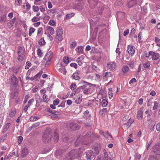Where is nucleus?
Returning <instances> with one entry per match:
<instances>
[{
  "label": "nucleus",
  "mask_w": 160,
  "mask_h": 160,
  "mask_svg": "<svg viewBox=\"0 0 160 160\" xmlns=\"http://www.w3.org/2000/svg\"><path fill=\"white\" fill-rule=\"evenodd\" d=\"M83 148L82 147L79 148L78 150L73 149L72 150L68 155V157L67 160H72L75 158L78 159L80 158L81 153L82 152Z\"/></svg>",
  "instance_id": "nucleus-1"
},
{
  "label": "nucleus",
  "mask_w": 160,
  "mask_h": 160,
  "mask_svg": "<svg viewBox=\"0 0 160 160\" xmlns=\"http://www.w3.org/2000/svg\"><path fill=\"white\" fill-rule=\"evenodd\" d=\"M53 53L52 51H49L48 52L43 58L42 62L45 63V66L48 67L50 64L51 60L52 59Z\"/></svg>",
  "instance_id": "nucleus-2"
},
{
  "label": "nucleus",
  "mask_w": 160,
  "mask_h": 160,
  "mask_svg": "<svg viewBox=\"0 0 160 160\" xmlns=\"http://www.w3.org/2000/svg\"><path fill=\"white\" fill-rule=\"evenodd\" d=\"M52 133L48 130H46L42 136V140L45 142H48L51 139Z\"/></svg>",
  "instance_id": "nucleus-3"
},
{
  "label": "nucleus",
  "mask_w": 160,
  "mask_h": 160,
  "mask_svg": "<svg viewBox=\"0 0 160 160\" xmlns=\"http://www.w3.org/2000/svg\"><path fill=\"white\" fill-rule=\"evenodd\" d=\"M57 36L58 39L59 41H61L62 40V35L63 34L62 28V27H59L56 31Z\"/></svg>",
  "instance_id": "nucleus-4"
},
{
  "label": "nucleus",
  "mask_w": 160,
  "mask_h": 160,
  "mask_svg": "<svg viewBox=\"0 0 160 160\" xmlns=\"http://www.w3.org/2000/svg\"><path fill=\"white\" fill-rule=\"evenodd\" d=\"M152 151L157 155H160V142L157 143L153 147Z\"/></svg>",
  "instance_id": "nucleus-5"
},
{
  "label": "nucleus",
  "mask_w": 160,
  "mask_h": 160,
  "mask_svg": "<svg viewBox=\"0 0 160 160\" xmlns=\"http://www.w3.org/2000/svg\"><path fill=\"white\" fill-rule=\"evenodd\" d=\"M86 158L87 159L91 160L94 158L96 156L94 153L93 151L91 150H88L86 152Z\"/></svg>",
  "instance_id": "nucleus-6"
},
{
  "label": "nucleus",
  "mask_w": 160,
  "mask_h": 160,
  "mask_svg": "<svg viewBox=\"0 0 160 160\" xmlns=\"http://www.w3.org/2000/svg\"><path fill=\"white\" fill-rule=\"evenodd\" d=\"M80 83V84L83 85L82 86L80 87V88L82 89L87 88L86 87L88 85H90V86H93L94 87L96 86L95 85L89 82H86L83 80H81Z\"/></svg>",
  "instance_id": "nucleus-7"
},
{
  "label": "nucleus",
  "mask_w": 160,
  "mask_h": 160,
  "mask_svg": "<svg viewBox=\"0 0 160 160\" xmlns=\"http://www.w3.org/2000/svg\"><path fill=\"white\" fill-rule=\"evenodd\" d=\"M150 54H151V57H150L149 59H152V60H157L159 59V56L158 53L150 51Z\"/></svg>",
  "instance_id": "nucleus-8"
},
{
  "label": "nucleus",
  "mask_w": 160,
  "mask_h": 160,
  "mask_svg": "<svg viewBox=\"0 0 160 160\" xmlns=\"http://www.w3.org/2000/svg\"><path fill=\"white\" fill-rule=\"evenodd\" d=\"M75 5L76 8L80 10L82 8L83 5V2L81 0H78L75 2Z\"/></svg>",
  "instance_id": "nucleus-9"
},
{
  "label": "nucleus",
  "mask_w": 160,
  "mask_h": 160,
  "mask_svg": "<svg viewBox=\"0 0 160 160\" xmlns=\"http://www.w3.org/2000/svg\"><path fill=\"white\" fill-rule=\"evenodd\" d=\"M127 50L128 53L131 55H133L135 53V49L134 46L129 45L127 47Z\"/></svg>",
  "instance_id": "nucleus-10"
},
{
  "label": "nucleus",
  "mask_w": 160,
  "mask_h": 160,
  "mask_svg": "<svg viewBox=\"0 0 160 160\" xmlns=\"http://www.w3.org/2000/svg\"><path fill=\"white\" fill-rule=\"evenodd\" d=\"M69 126L72 130H76L79 128L78 125L72 122L70 123Z\"/></svg>",
  "instance_id": "nucleus-11"
},
{
  "label": "nucleus",
  "mask_w": 160,
  "mask_h": 160,
  "mask_svg": "<svg viewBox=\"0 0 160 160\" xmlns=\"http://www.w3.org/2000/svg\"><path fill=\"white\" fill-rule=\"evenodd\" d=\"M107 67L109 69L113 70L115 68V63L113 62H110L107 64Z\"/></svg>",
  "instance_id": "nucleus-12"
},
{
  "label": "nucleus",
  "mask_w": 160,
  "mask_h": 160,
  "mask_svg": "<svg viewBox=\"0 0 160 160\" xmlns=\"http://www.w3.org/2000/svg\"><path fill=\"white\" fill-rule=\"evenodd\" d=\"M46 28L48 33L52 35L55 32L53 28L49 26H47Z\"/></svg>",
  "instance_id": "nucleus-13"
},
{
  "label": "nucleus",
  "mask_w": 160,
  "mask_h": 160,
  "mask_svg": "<svg viewBox=\"0 0 160 160\" xmlns=\"http://www.w3.org/2000/svg\"><path fill=\"white\" fill-rule=\"evenodd\" d=\"M137 3V2L136 0H133L128 3V6L129 7L131 8L133 6L136 5Z\"/></svg>",
  "instance_id": "nucleus-14"
},
{
  "label": "nucleus",
  "mask_w": 160,
  "mask_h": 160,
  "mask_svg": "<svg viewBox=\"0 0 160 160\" xmlns=\"http://www.w3.org/2000/svg\"><path fill=\"white\" fill-rule=\"evenodd\" d=\"M58 68H57L58 71L62 73L63 74L65 75L66 73V70L65 68L61 66H59Z\"/></svg>",
  "instance_id": "nucleus-15"
},
{
  "label": "nucleus",
  "mask_w": 160,
  "mask_h": 160,
  "mask_svg": "<svg viewBox=\"0 0 160 160\" xmlns=\"http://www.w3.org/2000/svg\"><path fill=\"white\" fill-rule=\"evenodd\" d=\"M142 113V109H140L137 112V118L138 119L141 120L142 118L143 117Z\"/></svg>",
  "instance_id": "nucleus-16"
},
{
  "label": "nucleus",
  "mask_w": 160,
  "mask_h": 160,
  "mask_svg": "<svg viewBox=\"0 0 160 160\" xmlns=\"http://www.w3.org/2000/svg\"><path fill=\"white\" fill-rule=\"evenodd\" d=\"M28 153V150L27 148H24L22 150V157H25Z\"/></svg>",
  "instance_id": "nucleus-17"
},
{
  "label": "nucleus",
  "mask_w": 160,
  "mask_h": 160,
  "mask_svg": "<svg viewBox=\"0 0 160 160\" xmlns=\"http://www.w3.org/2000/svg\"><path fill=\"white\" fill-rule=\"evenodd\" d=\"M11 81L12 84L13 85H15L18 82V80L16 77L14 75H12L11 77Z\"/></svg>",
  "instance_id": "nucleus-18"
},
{
  "label": "nucleus",
  "mask_w": 160,
  "mask_h": 160,
  "mask_svg": "<svg viewBox=\"0 0 160 160\" xmlns=\"http://www.w3.org/2000/svg\"><path fill=\"white\" fill-rule=\"evenodd\" d=\"M82 95H79L78 96V98L75 100V102L77 104H78L80 103L82 101Z\"/></svg>",
  "instance_id": "nucleus-19"
},
{
  "label": "nucleus",
  "mask_w": 160,
  "mask_h": 160,
  "mask_svg": "<svg viewBox=\"0 0 160 160\" xmlns=\"http://www.w3.org/2000/svg\"><path fill=\"white\" fill-rule=\"evenodd\" d=\"M76 51L78 53H80L83 52V47L82 46H78L76 49Z\"/></svg>",
  "instance_id": "nucleus-20"
},
{
  "label": "nucleus",
  "mask_w": 160,
  "mask_h": 160,
  "mask_svg": "<svg viewBox=\"0 0 160 160\" xmlns=\"http://www.w3.org/2000/svg\"><path fill=\"white\" fill-rule=\"evenodd\" d=\"M81 139V136H79L78 138L74 144L75 146H77L78 144H79L80 143H82L81 141L80 140Z\"/></svg>",
  "instance_id": "nucleus-21"
},
{
  "label": "nucleus",
  "mask_w": 160,
  "mask_h": 160,
  "mask_svg": "<svg viewBox=\"0 0 160 160\" xmlns=\"http://www.w3.org/2000/svg\"><path fill=\"white\" fill-rule=\"evenodd\" d=\"M22 52V53L21 55V60H23L24 58L25 53H24V50L21 47V52Z\"/></svg>",
  "instance_id": "nucleus-22"
},
{
  "label": "nucleus",
  "mask_w": 160,
  "mask_h": 160,
  "mask_svg": "<svg viewBox=\"0 0 160 160\" xmlns=\"http://www.w3.org/2000/svg\"><path fill=\"white\" fill-rule=\"evenodd\" d=\"M16 111L15 110H11L9 113V116L10 117H12L15 116Z\"/></svg>",
  "instance_id": "nucleus-23"
},
{
  "label": "nucleus",
  "mask_w": 160,
  "mask_h": 160,
  "mask_svg": "<svg viewBox=\"0 0 160 160\" xmlns=\"http://www.w3.org/2000/svg\"><path fill=\"white\" fill-rule=\"evenodd\" d=\"M72 78L75 80H78L80 79V77H79L78 75V73H74L72 75Z\"/></svg>",
  "instance_id": "nucleus-24"
},
{
  "label": "nucleus",
  "mask_w": 160,
  "mask_h": 160,
  "mask_svg": "<svg viewBox=\"0 0 160 160\" xmlns=\"http://www.w3.org/2000/svg\"><path fill=\"white\" fill-rule=\"evenodd\" d=\"M6 15H4L0 17V22H5L6 21Z\"/></svg>",
  "instance_id": "nucleus-25"
},
{
  "label": "nucleus",
  "mask_w": 160,
  "mask_h": 160,
  "mask_svg": "<svg viewBox=\"0 0 160 160\" xmlns=\"http://www.w3.org/2000/svg\"><path fill=\"white\" fill-rule=\"evenodd\" d=\"M102 105L103 107H106L107 106L108 102L105 99H103L102 101Z\"/></svg>",
  "instance_id": "nucleus-26"
},
{
  "label": "nucleus",
  "mask_w": 160,
  "mask_h": 160,
  "mask_svg": "<svg viewBox=\"0 0 160 160\" xmlns=\"http://www.w3.org/2000/svg\"><path fill=\"white\" fill-rule=\"evenodd\" d=\"M35 29L32 27H30L29 29V32L28 33L29 36H31L32 33H33L35 31Z\"/></svg>",
  "instance_id": "nucleus-27"
},
{
  "label": "nucleus",
  "mask_w": 160,
  "mask_h": 160,
  "mask_svg": "<svg viewBox=\"0 0 160 160\" xmlns=\"http://www.w3.org/2000/svg\"><path fill=\"white\" fill-rule=\"evenodd\" d=\"M94 150V152L93 153L95 155H98L100 151L99 148L98 147H95Z\"/></svg>",
  "instance_id": "nucleus-28"
},
{
  "label": "nucleus",
  "mask_w": 160,
  "mask_h": 160,
  "mask_svg": "<svg viewBox=\"0 0 160 160\" xmlns=\"http://www.w3.org/2000/svg\"><path fill=\"white\" fill-rule=\"evenodd\" d=\"M45 42L43 38L40 39L38 41V44L40 45H45Z\"/></svg>",
  "instance_id": "nucleus-29"
},
{
  "label": "nucleus",
  "mask_w": 160,
  "mask_h": 160,
  "mask_svg": "<svg viewBox=\"0 0 160 160\" xmlns=\"http://www.w3.org/2000/svg\"><path fill=\"white\" fill-rule=\"evenodd\" d=\"M37 52L38 55L40 57H41L43 55V53L39 49H38L37 50Z\"/></svg>",
  "instance_id": "nucleus-30"
},
{
  "label": "nucleus",
  "mask_w": 160,
  "mask_h": 160,
  "mask_svg": "<svg viewBox=\"0 0 160 160\" xmlns=\"http://www.w3.org/2000/svg\"><path fill=\"white\" fill-rule=\"evenodd\" d=\"M39 119V117H38L32 116L30 118V120L31 121H34Z\"/></svg>",
  "instance_id": "nucleus-31"
},
{
  "label": "nucleus",
  "mask_w": 160,
  "mask_h": 160,
  "mask_svg": "<svg viewBox=\"0 0 160 160\" xmlns=\"http://www.w3.org/2000/svg\"><path fill=\"white\" fill-rule=\"evenodd\" d=\"M159 103L157 101H155L154 102V105L153 107V110H156L158 107Z\"/></svg>",
  "instance_id": "nucleus-32"
},
{
  "label": "nucleus",
  "mask_w": 160,
  "mask_h": 160,
  "mask_svg": "<svg viewBox=\"0 0 160 160\" xmlns=\"http://www.w3.org/2000/svg\"><path fill=\"white\" fill-rule=\"evenodd\" d=\"M122 71L123 72H126L129 71V67L127 66H124L122 68Z\"/></svg>",
  "instance_id": "nucleus-33"
},
{
  "label": "nucleus",
  "mask_w": 160,
  "mask_h": 160,
  "mask_svg": "<svg viewBox=\"0 0 160 160\" xmlns=\"http://www.w3.org/2000/svg\"><path fill=\"white\" fill-rule=\"evenodd\" d=\"M42 100L41 102H46L48 99V96L45 94H44L42 96Z\"/></svg>",
  "instance_id": "nucleus-34"
},
{
  "label": "nucleus",
  "mask_w": 160,
  "mask_h": 160,
  "mask_svg": "<svg viewBox=\"0 0 160 160\" xmlns=\"http://www.w3.org/2000/svg\"><path fill=\"white\" fill-rule=\"evenodd\" d=\"M74 15V13H72L70 14H68L66 15V19H69Z\"/></svg>",
  "instance_id": "nucleus-35"
},
{
  "label": "nucleus",
  "mask_w": 160,
  "mask_h": 160,
  "mask_svg": "<svg viewBox=\"0 0 160 160\" xmlns=\"http://www.w3.org/2000/svg\"><path fill=\"white\" fill-rule=\"evenodd\" d=\"M111 76V74L110 72H106L103 74V77L105 78L108 77H110Z\"/></svg>",
  "instance_id": "nucleus-36"
},
{
  "label": "nucleus",
  "mask_w": 160,
  "mask_h": 160,
  "mask_svg": "<svg viewBox=\"0 0 160 160\" xmlns=\"http://www.w3.org/2000/svg\"><path fill=\"white\" fill-rule=\"evenodd\" d=\"M77 45V42H76L74 41L72 42V43L71 44L70 48L72 49H73Z\"/></svg>",
  "instance_id": "nucleus-37"
},
{
  "label": "nucleus",
  "mask_w": 160,
  "mask_h": 160,
  "mask_svg": "<svg viewBox=\"0 0 160 160\" xmlns=\"http://www.w3.org/2000/svg\"><path fill=\"white\" fill-rule=\"evenodd\" d=\"M15 20V18H14L12 19L10 22L8 23V25L9 26V24H10V26H12Z\"/></svg>",
  "instance_id": "nucleus-38"
},
{
  "label": "nucleus",
  "mask_w": 160,
  "mask_h": 160,
  "mask_svg": "<svg viewBox=\"0 0 160 160\" xmlns=\"http://www.w3.org/2000/svg\"><path fill=\"white\" fill-rule=\"evenodd\" d=\"M7 138V135L6 134H4L2 135L0 138L1 142H3Z\"/></svg>",
  "instance_id": "nucleus-39"
},
{
  "label": "nucleus",
  "mask_w": 160,
  "mask_h": 160,
  "mask_svg": "<svg viewBox=\"0 0 160 160\" xmlns=\"http://www.w3.org/2000/svg\"><path fill=\"white\" fill-rule=\"evenodd\" d=\"M145 68H148L150 67V64L149 61H148L143 64Z\"/></svg>",
  "instance_id": "nucleus-40"
},
{
  "label": "nucleus",
  "mask_w": 160,
  "mask_h": 160,
  "mask_svg": "<svg viewBox=\"0 0 160 160\" xmlns=\"http://www.w3.org/2000/svg\"><path fill=\"white\" fill-rule=\"evenodd\" d=\"M89 88H85L84 89H83V92L84 93V94H88L89 93Z\"/></svg>",
  "instance_id": "nucleus-41"
},
{
  "label": "nucleus",
  "mask_w": 160,
  "mask_h": 160,
  "mask_svg": "<svg viewBox=\"0 0 160 160\" xmlns=\"http://www.w3.org/2000/svg\"><path fill=\"white\" fill-rule=\"evenodd\" d=\"M18 92H16L14 94H12L11 97L12 98L16 99L17 97L18 96Z\"/></svg>",
  "instance_id": "nucleus-42"
},
{
  "label": "nucleus",
  "mask_w": 160,
  "mask_h": 160,
  "mask_svg": "<svg viewBox=\"0 0 160 160\" xmlns=\"http://www.w3.org/2000/svg\"><path fill=\"white\" fill-rule=\"evenodd\" d=\"M48 24L50 25L54 26L56 24V22L53 20H50L48 22Z\"/></svg>",
  "instance_id": "nucleus-43"
},
{
  "label": "nucleus",
  "mask_w": 160,
  "mask_h": 160,
  "mask_svg": "<svg viewBox=\"0 0 160 160\" xmlns=\"http://www.w3.org/2000/svg\"><path fill=\"white\" fill-rule=\"evenodd\" d=\"M32 9L34 12H38L39 10V8L38 6H32Z\"/></svg>",
  "instance_id": "nucleus-44"
},
{
  "label": "nucleus",
  "mask_w": 160,
  "mask_h": 160,
  "mask_svg": "<svg viewBox=\"0 0 160 160\" xmlns=\"http://www.w3.org/2000/svg\"><path fill=\"white\" fill-rule=\"evenodd\" d=\"M52 113L53 114V115H55L56 116H58V115H59L61 113L60 112H58L56 111H52Z\"/></svg>",
  "instance_id": "nucleus-45"
},
{
  "label": "nucleus",
  "mask_w": 160,
  "mask_h": 160,
  "mask_svg": "<svg viewBox=\"0 0 160 160\" xmlns=\"http://www.w3.org/2000/svg\"><path fill=\"white\" fill-rule=\"evenodd\" d=\"M63 61L66 64L69 62L68 58V57H64L63 59Z\"/></svg>",
  "instance_id": "nucleus-46"
},
{
  "label": "nucleus",
  "mask_w": 160,
  "mask_h": 160,
  "mask_svg": "<svg viewBox=\"0 0 160 160\" xmlns=\"http://www.w3.org/2000/svg\"><path fill=\"white\" fill-rule=\"evenodd\" d=\"M54 139L55 140V141L56 142H57L58 140V135L57 133H54Z\"/></svg>",
  "instance_id": "nucleus-47"
},
{
  "label": "nucleus",
  "mask_w": 160,
  "mask_h": 160,
  "mask_svg": "<svg viewBox=\"0 0 160 160\" xmlns=\"http://www.w3.org/2000/svg\"><path fill=\"white\" fill-rule=\"evenodd\" d=\"M42 72H43L42 71H40V72H39L37 74H36L35 76L34 77L35 78H39L41 77V74L42 73Z\"/></svg>",
  "instance_id": "nucleus-48"
},
{
  "label": "nucleus",
  "mask_w": 160,
  "mask_h": 160,
  "mask_svg": "<svg viewBox=\"0 0 160 160\" xmlns=\"http://www.w3.org/2000/svg\"><path fill=\"white\" fill-rule=\"evenodd\" d=\"M39 18L34 17L32 19V22H35L39 21Z\"/></svg>",
  "instance_id": "nucleus-49"
},
{
  "label": "nucleus",
  "mask_w": 160,
  "mask_h": 160,
  "mask_svg": "<svg viewBox=\"0 0 160 160\" xmlns=\"http://www.w3.org/2000/svg\"><path fill=\"white\" fill-rule=\"evenodd\" d=\"M59 100L58 99L54 100L53 101V104L54 105L56 106L59 103Z\"/></svg>",
  "instance_id": "nucleus-50"
},
{
  "label": "nucleus",
  "mask_w": 160,
  "mask_h": 160,
  "mask_svg": "<svg viewBox=\"0 0 160 160\" xmlns=\"http://www.w3.org/2000/svg\"><path fill=\"white\" fill-rule=\"evenodd\" d=\"M34 100L33 98L30 99L28 102V105L30 106L32 104V103L34 102Z\"/></svg>",
  "instance_id": "nucleus-51"
},
{
  "label": "nucleus",
  "mask_w": 160,
  "mask_h": 160,
  "mask_svg": "<svg viewBox=\"0 0 160 160\" xmlns=\"http://www.w3.org/2000/svg\"><path fill=\"white\" fill-rule=\"evenodd\" d=\"M104 154V156L103 158V160H108V153H105Z\"/></svg>",
  "instance_id": "nucleus-52"
},
{
  "label": "nucleus",
  "mask_w": 160,
  "mask_h": 160,
  "mask_svg": "<svg viewBox=\"0 0 160 160\" xmlns=\"http://www.w3.org/2000/svg\"><path fill=\"white\" fill-rule=\"evenodd\" d=\"M70 66L71 67H73L75 69L77 68L78 67L77 64L75 63H71L70 64Z\"/></svg>",
  "instance_id": "nucleus-53"
},
{
  "label": "nucleus",
  "mask_w": 160,
  "mask_h": 160,
  "mask_svg": "<svg viewBox=\"0 0 160 160\" xmlns=\"http://www.w3.org/2000/svg\"><path fill=\"white\" fill-rule=\"evenodd\" d=\"M77 86L76 84H71L70 88L72 90H74L76 88Z\"/></svg>",
  "instance_id": "nucleus-54"
},
{
  "label": "nucleus",
  "mask_w": 160,
  "mask_h": 160,
  "mask_svg": "<svg viewBox=\"0 0 160 160\" xmlns=\"http://www.w3.org/2000/svg\"><path fill=\"white\" fill-rule=\"evenodd\" d=\"M152 99L151 98H148L147 103L148 106H150L151 105L152 102Z\"/></svg>",
  "instance_id": "nucleus-55"
},
{
  "label": "nucleus",
  "mask_w": 160,
  "mask_h": 160,
  "mask_svg": "<svg viewBox=\"0 0 160 160\" xmlns=\"http://www.w3.org/2000/svg\"><path fill=\"white\" fill-rule=\"evenodd\" d=\"M106 138H108V136H110V137L112 138V137L111 134L110 133H109L108 132L107 133H104V134H103V135Z\"/></svg>",
  "instance_id": "nucleus-56"
},
{
  "label": "nucleus",
  "mask_w": 160,
  "mask_h": 160,
  "mask_svg": "<svg viewBox=\"0 0 160 160\" xmlns=\"http://www.w3.org/2000/svg\"><path fill=\"white\" fill-rule=\"evenodd\" d=\"M80 58V57L78 58L77 59L76 61L78 63V64L80 66H81L82 65V63L81 62V61L79 60Z\"/></svg>",
  "instance_id": "nucleus-57"
},
{
  "label": "nucleus",
  "mask_w": 160,
  "mask_h": 160,
  "mask_svg": "<svg viewBox=\"0 0 160 160\" xmlns=\"http://www.w3.org/2000/svg\"><path fill=\"white\" fill-rule=\"evenodd\" d=\"M26 65L25 66V68L26 69H28L31 66V64L30 62H26Z\"/></svg>",
  "instance_id": "nucleus-58"
},
{
  "label": "nucleus",
  "mask_w": 160,
  "mask_h": 160,
  "mask_svg": "<svg viewBox=\"0 0 160 160\" xmlns=\"http://www.w3.org/2000/svg\"><path fill=\"white\" fill-rule=\"evenodd\" d=\"M39 124H40V123L39 122L35 123H33L32 125V127H33V128H34L37 127L38 126H39Z\"/></svg>",
  "instance_id": "nucleus-59"
},
{
  "label": "nucleus",
  "mask_w": 160,
  "mask_h": 160,
  "mask_svg": "<svg viewBox=\"0 0 160 160\" xmlns=\"http://www.w3.org/2000/svg\"><path fill=\"white\" fill-rule=\"evenodd\" d=\"M29 97V96L28 95H26L25 97L24 100V101L23 102V103L25 104L27 102V101L28 99V98Z\"/></svg>",
  "instance_id": "nucleus-60"
},
{
  "label": "nucleus",
  "mask_w": 160,
  "mask_h": 160,
  "mask_svg": "<svg viewBox=\"0 0 160 160\" xmlns=\"http://www.w3.org/2000/svg\"><path fill=\"white\" fill-rule=\"evenodd\" d=\"M156 129L157 131H160V122L158 123L156 126Z\"/></svg>",
  "instance_id": "nucleus-61"
},
{
  "label": "nucleus",
  "mask_w": 160,
  "mask_h": 160,
  "mask_svg": "<svg viewBox=\"0 0 160 160\" xmlns=\"http://www.w3.org/2000/svg\"><path fill=\"white\" fill-rule=\"evenodd\" d=\"M38 86H36L34 88H33L32 90V92H36L38 90Z\"/></svg>",
  "instance_id": "nucleus-62"
},
{
  "label": "nucleus",
  "mask_w": 160,
  "mask_h": 160,
  "mask_svg": "<svg viewBox=\"0 0 160 160\" xmlns=\"http://www.w3.org/2000/svg\"><path fill=\"white\" fill-rule=\"evenodd\" d=\"M68 139V138L65 135H64L62 137V140L63 142H66Z\"/></svg>",
  "instance_id": "nucleus-63"
},
{
  "label": "nucleus",
  "mask_w": 160,
  "mask_h": 160,
  "mask_svg": "<svg viewBox=\"0 0 160 160\" xmlns=\"http://www.w3.org/2000/svg\"><path fill=\"white\" fill-rule=\"evenodd\" d=\"M83 117L84 118L86 119H90V115H83Z\"/></svg>",
  "instance_id": "nucleus-64"
}]
</instances>
